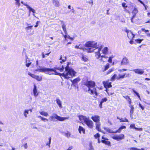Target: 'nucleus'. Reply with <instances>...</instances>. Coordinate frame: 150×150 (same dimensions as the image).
Wrapping results in <instances>:
<instances>
[{
    "label": "nucleus",
    "mask_w": 150,
    "mask_h": 150,
    "mask_svg": "<svg viewBox=\"0 0 150 150\" xmlns=\"http://www.w3.org/2000/svg\"><path fill=\"white\" fill-rule=\"evenodd\" d=\"M69 117H61L58 116L57 114L55 113H53L52 114V115L50 116V117L49 119L50 121H54V119H56L57 120L62 121L64 120H65L69 119Z\"/></svg>",
    "instance_id": "4"
},
{
    "label": "nucleus",
    "mask_w": 150,
    "mask_h": 150,
    "mask_svg": "<svg viewBox=\"0 0 150 150\" xmlns=\"http://www.w3.org/2000/svg\"><path fill=\"white\" fill-rule=\"evenodd\" d=\"M65 136L68 138L71 137L72 138H75V137L74 135L71 134L70 132H67L66 133L65 135Z\"/></svg>",
    "instance_id": "15"
},
{
    "label": "nucleus",
    "mask_w": 150,
    "mask_h": 150,
    "mask_svg": "<svg viewBox=\"0 0 150 150\" xmlns=\"http://www.w3.org/2000/svg\"><path fill=\"white\" fill-rule=\"evenodd\" d=\"M103 83L105 88L106 89L110 88L112 86L110 83H109L107 81H103Z\"/></svg>",
    "instance_id": "11"
},
{
    "label": "nucleus",
    "mask_w": 150,
    "mask_h": 150,
    "mask_svg": "<svg viewBox=\"0 0 150 150\" xmlns=\"http://www.w3.org/2000/svg\"><path fill=\"white\" fill-rule=\"evenodd\" d=\"M125 76V74H123V75H121L120 74H119V76L117 77L116 79L119 80L121 78L123 79L124 78Z\"/></svg>",
    "instance_id": "33"
},
{
    "label": "nucleus",
    "mask_w": 150,
    "mask_h": 150,
    "mask_svg": "<svg viewBox=\"0 0 150 150\" xmlns=\"http://www.w3.org/2000/svg\"><path fill=\"white\" fill-rule=\"evenodd\" d=\"M114 71V69L113 68H112L111 69H109L108 71L107 72L106 74H108L110 73L111 72L113 71Z\"/></svg>",
    "instance_id": "42"
},
{
    "label": "nucleus",
    "mask_w": 150,
    "mask_h": 150,
    "mask_svg": "<svg viewBox=\"0 0 150 150\" xmlns=\"http://www.w3.org/2000/svg\"><path fill=\"white\" fill-rule=\"evenodd\" d=\"M53 3L54 5L57 7H58L59 6V3L58 0H53Z\"/></svg>",
    "instance_id": "16"
},
{
    "label": "nucleus",
    "mask_w": 150,
    "mask_h": 150,
    "mask_svg": "<svg viewBox=\"0 0 150 150\" xmlns=\"http://www.w3.org/2000/svg\"><path fill=\"white\" fill-rule=\"evenodd\" d=\"M78 130L79 133H80L81 134V132H82L83 134H85V129L83 127L81 126H79Z\"/></svg>",
    "instance_id": "17"
},
{
    "label": "nucleus",
    "mask_w": 150,
    "mask_h": 150,
    "mask_svg": "<svg viewBox=\"0 0 150 150\" xmlns=\"http://www.w3.org/2000/svg\"><path fill=\"white\" fill-rule=\"evenodd\" d=\"M109 64H107L105 67L104 70L103 71H105L108 69L109 68Z\"/></svg>",
    "instance_id": "41"
},
{
    "label": "nucleus",
    "mask_w": 150,
    "mask_h": 150,
    "mask_svg": "<svg viewBox=\"0 0 150 150\" xmlns=\"http://www.w3.org/2000/svg\"><path fill=\"white\" fill-rule=\"evenodd\" d=\"M113 57H109L108 61L110 63H112V59Z\"/></svg>",
    "instance_id": "47"
},
{
    "label": "nucleus",
    "mask_w": 150,
    "mask_h": 150,
    "mask_svg": "<svg viewBox=\"0 0 150 150\" xmlns=\"http://www.w3.org/2000/svg\"><path fill=\"white\" fill-rule=\"evenodd\" d=\"M79 81V79L78 78H77L75 79L74 80H73L72 81V83L74 84V83H77V82Z\"/></svg>",
    "instance_id": "36"
},
{
    "label": "nucleus",
    "mask_w": 150,
    "mask_h": 150,
    "mask_svg": "<svg viewBox=\"0 0 150 150\" xmlns=\"http://www.w3.org/2000/svg\"><path fill=\"white\" fill-rule=\"evenodd\" d=\"M134 111V108L132 109H130V117L131 118L133 119V114Z\"/></svg>",
    "instance_id": "30"
},
{
    "label": "nucleus",
    "mask_w": 150,
    "mask_h": 150,
    "mask_svg": "<svg viewBox=\"0 0 150 150\" xmlns=\"http://www.w3.org/2000/svg\"><path fill=\"white\" fill-rule=\"evenodd\" d=\"M96 128L98 131H101V129L100 128V123L99 122H97L96 123Z\"/></svg>",
    "instance_id": "24"
},
{
    "label": "nucleus",
    "mask_w": 150,
    "mask_h": 150,
    "mask_svg": "<svg viewBox=\"0 0 150 150\" xmlns=\"http://www.w3.org/2000/svg\"><path fill=\"white\" fill-rule=\"evenodd\" d=\"M56 103L59 107L60 108H62V102L58 98H57L56 99Z\"/></svg>",
    "instance_id": "20"
},
{
    "label": "nucleus",
    "mask_w": 150,
    "mask_h": 150,
    "mask_svg": "<svg viewBox=\"0 0 150 150\" xmlns=\"http://www.w3.org/2000/svg\"><path fill=\"white\" fill-rule=\"evenodd\" d=\"M44 73L49 75L55 74L68 79L74 76L76 72L69 67L68 63L66 66L62 65L61 67H56L53 69L45 68Z\"/></svg>",
    "instance_id": "1"
},
{
    "label": "nucleus",
    "mask_w": 150,
    "mask_h": 150,
    "mask_svg": "<svg viewBox=\"0 0 150 150\" xmlns=\"http://www.w3.org/2000/svg\"><path fill=\"white\" fill-rule=\"evenodd\" d=\"M59 60H61V61H60V63L62 64V62H63L66 61V58L65 57H63V58H62V56H61L60 57V58L59 59Z\"/></svg>",
    "instance_id": "27"
},
{
    "label": "nucleus",
    "mask_w": 150,
    "mask_h": 150,
    "mask_svg": "<svg viewBox=\"0 0 150 150\" xmlns=\"http://www.w3.org/2000/svg\"><path fill=\"white\" fill-rule=\"evenodd\" d=\"M29 114V110H25L23 114L25 117H27V115Z\"/></svg>",
    "instance_id": "34"
},
{
    "label": "nucleus",
    "mask_w": 150,
    "mask_h": 150,
    "mask_svg": "<svg viewBox=\"0 0 150 150\" xmlns=\"http://www.w3.org/2000/svg\"><path fill=\"white\" fill-rule=\"evenodd\" d=\"M122 130V129H121V128H120V127L117 130V131H116L115 132V133H116L117 132L120 133L121 130Z\"/></svg>",
    "instance_id": "48"
},
{
    "label": "nucleus",
    "mask_w": 150,
    "mask_h": 150,
    "mask_svg": "<svg viewBox=\"0 0 150 150\" xmlns=\"http://www.w3.org/2000/svg\"><path fill=\"white\" fill-rule=\"evenodd\" d=\"M143 40V39H137L135 40V41L138 43H140Z\"/></svg>",
    "instance_id": "40"
},
{
    "label": "nucleus",
    "mask_w": 150,
    "mask_h": 150,
    "mask_svg": "<svg viewBox=\"0 0 150 150\" xmlns=\"http://www.w3.org/2000/svg\"><path fill=\"white\" fill-rule=\"evenodd\" d=\"M61 25L63 29V30L64 31V33L66 35L67 34V31L66 28V25L65 24L64 22L63 21H61Z\"/></svg>",
    "instance_id": "10"
},
{
    "label": "nucleus",
    "mask_w": 150,
    "mask_h": 150,
    "mask_svg": "<svg viewBox=\"0 0 150 150\" xmlns=\"http://www.w3.org/2000/svg\"><path fill=\"white\" fill-rule=\"evenodd\" d=\"M108 140H102L101 141L102 142L105 144L110 146V142L108 141Z\"/></svg>",
    "instance_id": "18"
},
{
    "label": "nucleus",
    "mask_w": 150,
    "mask_h": 150,
    "mask_svg": "<svg viewBox=\"0 0 150 150\" xmlns=\"http://www.w3.org/2000/svg\"><path fill=\"white\" fill-rule=\"evenodd\" d=\"M21 3L23 4V5H25V6H26V7H27V5H28L25 4V3H24L23 1H21Z\"/></svg>",
    "instance_id": "63"
},
{
    "label": "nucleus",
    "mask_w": 150,
    "mask_h": 150,
    "mask_svg": "<svg viewBox=\"0 0 150 150\" xmlns=\"http://www.w3.org/2000/svg\"><path fill=\"white\" fill-rule=\"evenodd\" d=\"M125 136L123 134H121L119 135H114L112 137L113 139L117 141L122 140L124 138Z\"/></svg>",
    "instance_id": "5"
},
{
    "label": "nucleus",
    "mask_w": 150,
    "mask_h": 150,
    "mask_svg": "<svg viewBox=\"0 0 150 150\" xmlns=\"http://www.w3.org/2000/svg\"><path fill=\"white\" fill-rule=\"evenodd\" d=\"M79 118L80 120L81 121H82V120H83L84 122L86 121L88 119L86 116H83V115L80 116L79 117Z\"/></svg>",
    "instance_id": "19"
},
{
    "label": "nucleus",
    "mask_w": 150,
    "mask_h": 150,
    "mask_svg": "<svg viewBox=\"0 0 150 150\" xmlns=\"http://www.w3.org/2000/svg\"><path fill=\"white\" fill-rule=\"evenodd\" d=\"M39 112L41 115L45 117H47L48 115V114L47 112L44 111L40 112Z\"/></svg>",
    "instance_id": "28"
},
{
    "label": "nucleus",
    "mask_w": 150,
    "mask_h": 150,
    "mask_svg": "<svg viewBox=\"0 0 150 150\" xmlns=\"http://www.w3.org/2000/svg\"><path fill=\"white\" fill-rule=\"evenodd\" d=\"M41 120H42L44 122H45V121H48V120L47 119L44 118V117H41Z\"/></svg>",
    "instance_id": "50"
},
{
    "label": "nucleus",
    "mask_w": 150,
    "mask_h": 150,
    "mask_svg": "<svg viewBox=\"0 0 150 150\" xmlns=\"http://www.w3.org/2000/svg\"><path fill=\"white\" fill-rule=\"evenodd\" d=\"M131 129H135V124H131L129 127Z\"/></svg>",
    "instance_id": "43"
},
{
    "label": "nucleus",
    "mask_w": 150,
    "mask_h": 150,
    "mask_svg": "<svg viewBox=\"0 0 150 150\" xmlns=\"http://www.w3.org/2000/svg\"><path fill=\"white\" fill-rule=\"evenodd\" d=\"M31 62L27 63L26 64V66L27 67H29L30 66V65L31 64Z\"/></svg>",
    "instance_id": "57"
},
{
    "label": "nucleus",
    "mask_w": 150,
    "mask_h": 150,
    "mask_svg": "<svg viewBox=\"0 0 150 150\" xmlns=\"http://www.w3.org/2000/svg\"><path fill=\"white\" fill-rule=\"evenodd\" d=\"M132 91H133V92L134 93H135L136 95L139 98V99L140 100H141V98H140V97L139 96V94L138 93L137 91H136L134 90V89H132Z\"/></svg>",
    "instance_id": "32"
},
{
    "label": "nucleus",
    "mask_w": 150,
    "mask_h": 150,
    "mask_svg": "<svg viewBox=\"0 0 150 150\" xmlns=\"http://www.w3.org/2000/svg\"><path fill=\"white\" fill-rule=\"evenodd\" d=\"M117 75L116 74H114L113 76L111 77V81H115V79H116L117 77Z\"/></svg>",
    "instance_id": "35"
},
{
    "label": "nucleus",
    "mask_w": 150,
    "mask_h": 150,
    "mask_svg": "<svg viewBox=\"0 0 150 150\" xmlns=\"http://www.w3.org/2000/svg\"><path fill=\"white\" fill-rule=\"evenodd\" d=\"M27 25L28 26L27 27L25 28V29L26 30V32L27 33H28L29 32V30H31L32 28V27H33V25H31V26H28L29 25V24H27Z\"/></svg>",
    "instance_id": "22"
},
{
    "label": "nucleus",
    "mask_w": 150,
    "mask_h": 150,
    "mask_svg": "<svg viewBox=\"0 0 150 150\" xmlns=\"http://www.w3.org/2000/svg\"><path fill=\"white\" fill-rule=\"evenodd\" d=\"M120 128H121V129H122V130L123 129H125L126 128V127L125 126H121Z\"/></svg>",
    "instance_id": "62"
},
{
    "label": "nucleus",
    "mask_w": 150,
    "mask_h": 150,
    "mask_svg": "<svg viewBox=\"0 0 150 150\" xmlns=\"http://www.w3.org/2000/svg\"><path fill=\"white\" fill-rule=\"evenodd\" d=\"M103 57H100V58H99V60L101 62H105L104 59L103 58Z\"/></svg>",
    "instance_id": "51"
},
{
    "label": "nucleus",
    "mask_w": 150,
    "mask_h": 150,
    "mask_svg": "<svg viewBox=\"0 0 150 150\" xmlns=\"http://www.w3.org/2000/svg\"><path fill=\"white\" fill-rule=\"evenodd\" d=\"M91 118L94 122L97 123L99 122L100 117L98 115H95L91 117Z\"/></svg>",
    "instance_id": "12"
},
{
    "label": "nucleus",
    "mask_w": 150,
    "mask_h": 150,
    "mask_svg": "<svg viewBox=\"0 0 150 150\" xmlns=\"http://www.w3.org/2000/svg\"><path fill=\"white\" fill-rule=\"evenodd\" d=\"M85 122L89 128H92L93 127V122L91 120L87 119Z\"/></svg>",
    "instance_id": "6"
},
{
    "label": "nucleus",
    "mask_w": 150,
    "mask_h": 150,
    "mask_svg": "<svg viewBox=\"0 0 150 150\" xmlns=\"http://www.w3.org/2000/svg\"><path fill=\"white\" fill-rule=\"evenodd\" d=\"M129 150H138V149L136 148L132 147L129 149Z\"/></svg>",
    "instance_id": "52"
},
{
    "label": "nucleus",
    "mask_w": 150,
    "mask_h": 150,
    "mask_svg": "<svg viewBox=\"0 0 150 150\" xmlns=\"http://www.w3.org/2000/svg\"><path fill=\"white\" fill-rule=\"evenodd\" d=\"M91 48H89V50H87V52L88 53H91L93 52V50H91Z\"/></svg>",
    "instance_id": "54"
},
{
    "label": "nucleus",
    "mask_w": 150,
    "mask_h": 150,
    "mask_svg": "<svg viewBox=\"0 0 150 150\" xmlns=\"http://www.w3.org/2000/svg\"><path fill=\"white\" fill-rule=\"evenodd\" d=\"M126 5V4L125 3H123L122 4V6L124 7H127V6H125Z\"/></svg>",
    "instance_id": "58"
},
{
    "label": "nucleus",
    "mask_w": 150,
    "mask_h": 150,
    "mask_svg": "<svg viewBox=\"0 0 150 150\" xmlns=\"http://www.w3.org/2000/svg\"><path fill=\"white\" fill-rule=\"evenodd\" d=\"M102 104L103 103L100 102V103L99 105V106L101 108H102Z\"/></svg>",
    "instance_id": "61"
},
{
    "label": "nucleus",
    "mask_w": 150,
    "mask_h": 150,
    "mask_svg": "<svg viewBox=\"0 0 150 150\" xmlns=\"http://www.w3.org/2000/svg\"><path fill=\"white\" fill-rule=\"evenodd\" d=\"M129 63V61L128 59L126 57H124L121 62V65H127Z\"/></svg>",
    "instance_id": "7"
},
{
    "label": "nucleus",
    "mask_w": 150,
    "mask_h": 150,
    "mask_svg": "<svg viewBox=\"0 0 150 150\" xmlns=\"http://www.w3.org/2000/svg\"><path fill=\"white\" fill-rule=\"evenodd\" d=\"M67 38L68 39H70L71 40H74V38H72L69 35H67Z\"/></svg>",
    "instance_id": "56"
},
{
    "label": "nucleus",
    "mask_w": 150,
    "mask_h": 150,
    "mask_svg": "<svg viewBox=\"0 0 150 150\" xmlns=\"http://www.w3.org/2000/svg\"><path fill=\"white\" fill-rule=\"evenodd\" d=\"M25 149H27L28 148V146L27 143H26L23 146Z\"/></svg>",
    "instance_id": "59"
},
{
    "label": "nucleus",
    "mask_w": 150,
    "mask_h": 150,
    "mask_svg": "<svg viewBox=\"0 0 150 150\" xmlns=\"http://www.w3.org/2000/svg\"><path fill=\"white\" fill-rule=\"evenodd\" d=\"M105 129L106 131L107 132H108L110 133H115V132L113 131L112 130L108 128H105Z\"/></svg>",
    "instance_id": "25"
},
{
    "label": "nucleus",
    "mask_w": 150,
    "mask_h": 150,
    "mask_svg": "<svg viewBox=\"0 0 150 150\" xmlns=\"http://www.w3.org/2000/svg\"><path fill=\"white\" fill-rule=\"evenodd\" d=\"M85 85L88 88V91H90L91 94L95 93L96 96L98 95L96 91V89L94 87L95 83L94 81H89L86 82Z\"/></svg>",
    "instance_id": "3"
},
{
    "label": "nucleus",
    "mask_w": 150,
    "mask_h": 150,
    "mask_svg": "<svg viewBox=\"0 0 150 150\" xmlns=\"http://www.w3.org/2000/svg\"><path fill=\"white\" fill-rule=\"evenodd\" d=\"M85 46L87 47H92L96 48L98 49V51L96 52L95 57L96 58H98L100 55V52L102 48V45L99 43L94 41H88L85 44Z\"/></svg>",
    "instance_id": "2"
},
{
    "label": "nucleus",
    "mask_w": 150,
    "mask_h": 150,
    "mask_svg": "<svg viewBox=\"0 0 150 150\" xmlns=\"http://www.w3.org/2000/svg\"><path fill=\"white\" fill-rule=\"evenodd\" d=\"M139 106L140 107L142 110H144V107L141 105V104L139 103Z\"/></svg>",
    "instance_id": "55"
},
{
    "label": "nucleus",
    "mask_w": 150,
    "mask_h": 150,
    "mask_svg": "<svg viewBox=\"0 0 150 150\" xmlns=\"http://www.w3.org/2000/svg\"><path fill=\"white\" fill-rule=\"evenodd\" d=\"M133 71L135 73L140 75L143 74L144 72V71L143 70L139 69H134Z\"/></svg>",
    "instance_id": "9"
},
{
    "label": "nucleus",
    "mask_w": 150,
    "mask_h": 150,
    "mask_svg": "<svg viewBox=\"0 0 150 150\" xmlns=\"http://www.w3.org/2000/svg\"><path fill=\"white\" fill-rule=\"evenodd\" d=\"M94 137L95 138L97 139L100 137V135L99 133H97L96 134L94 135Z\"/></svg>",
    "instance_id": "44"
},
{
    "label": "nucleus",
    "mask_w": 150,
    "mask_h": 150,
    "mask_svg": "<svg viewBox=\"0 0 150 150\" xmlns=\"http://www.w3.org/2000/svg\"><path fill=\"white\" fill-rule=\"evenodd\" d=\"M135 129L136 130L140 131H142L143 130V129L142 128H137L136 127L135 128Z\"/></svg>",
    "instance_id": "49"
},
{
    "label": "nucleus",
    "mask_w": 150,
    "mask_h": 150,
    "mask_svg": "<svg viewBox=\"0 0 150 150\" xmlns=\"http://www.w3.org/2000/svg\"><path fill=\"white\" fill-rule=\"evenodd\" d=\"M117 119L120 120V122H128V120L126 118H125L124 119H120V118H119V117H117Z\"/></svg>",
    "instance_id": "21"
},
{
    "label": "nucleus",
    "mask_w": 150,
    "mask_h": 150,
    "mask_svg": "<svg viewBox=\"0 0 150 150\" xmlns=\"http://www.w3.org/2000/svg\"><path fill=\"white\" fill-rule=\"evenodd\" d=\"M108 100V99L107 98H103L102 99L100 102L102 103H103L104 102H106Z\"/></svg>",
    "instance_id": "38"
},
{
    "label": "nucleus",
    "mask_w": 150,
    "mask_h": 150,
    "mask_svg": "<svg viewBox=\"0 0 150 150\" xmlns=\"http://www.w3.org/2000/svg\"><path fill=\"white\" fill-rule=\"evenodd\" d=\"M126 32L127 33V36L129 39H133L135 35L131 31H129L128 30H127Z\"/></svg>",
    "instance_id": "8"
},
{
    "label": "nucleus",
    "mask_w": 150,
    "mask_h": 150,
    "mask_svg": "<svg viewBox=\"0 0 150 150\" xmlns=\"http://www.w3.org/2000/svg\"><path fill=\"white\" fill-rule=\"evenodd\" d=\"M35 79L38 81H40L42 80V77L41 76L36 75L35 77Z\"/></svg>",
    "instance_id": "31"
},
{
    "label": "nucleus",
    "mask_w": 150,
    "mask_h": 150,
    "mask_svg": "<svg viewBox=\"0 0 150 150\" xmlns=\"http://www.w3.org/2000/svg\"><path fill=\"white\" fill-rule=\"evenodd\" d=\"M28 75H29V76H31V77H33L34 79H35V76H36L35 75L33 74H32L30 73H28Z\"/></svg>",
    "instance_id": "45"
},
{
    "label": "nucleus",
    "mask_w": 150,
    "mask_h": 150,
    "mask_svg": "<svg viewBox=\"0 0 150 150\" xmlns=\"http://www.w3.org/2000/svg\"><path fill=\"white\" fill-rule=\"evenodd\" d=\"M137 12L138 10L136 8H135L132 11V14H133V16H135L136 15Z\"/></svg>",
    "instance_id": "29"
},
{
    "label": "nucleus",
    "mask_w": 150,
    "mask_h": 150,
    "mask_svg": "<svg viewBox=\"0 0 150 150\" xmlns=\"http://www.w3.org/2000/svg\"><path fill=\"white\" fill-rule=\"evenodd\" d=\"M82 60L84 62H87L88 59L86 57L83 56V55H82Z\"/></svg>",
    "instance_id": "39"
},
{
    "label": "nucleus",
    "mask_w": 150,
    "mask_h": 150,
    "mask_svg": "<svg viewBox=\"0 0 150 150\" xmlns=\"http://www.w3.org/2000/svg\"><path fill=\"white\" fill-rule=\"evenodd\" d=\"M80 45H79V46H77V45H76L75 46V48H76V49H83V48H82V47H80Z\"/></svg>",
    "instance_id": "46"
},
{
    "label": "nucleus",
    "mask_w": 150,
    "mask_h": 150,
    "mask_svg": "<svg viewBox=\"0 0 150 150\" xmlns=\"http://www.w3.org/2000/svg\"><path fill=\"white\" fill-rule=\"evenodd\" d=\"M48 139H49V142H47L46 143V145L48 146L50 148V144H51V137H50V138H49Z\"/></svg>",
    "instance_id": "37"
},
{
    "label": "nucleus",
    "mask_w": 150,
    "mask_h": 150,
    "mask_svg": "<svg viewBox=\"0 0 150 150\" xmlns=\"http://www.w3.org/2000/svg\"><path fill=\"white\" fill-rule=\"evenodd\" d=\"M40 68H37L35 71H39L41 72L44 73L45 67H40L39 66Z\"/></svg>",
    "instance_id": "14"
},
{
    "label": "nucleus",
    "mask_w": 150,
    "mask_h": 150,
    "mask_svg": "<svg viewBox=\"0 0 150 150\" xmlns=\"http://www.w3.org/2000/svg\"><path fill=\"white\" fill-rule=\"evenodd\" d=\"M129 107H130V109L134 108V106L133 105H131V104L129 105Z\"/></svg>",
    "instance_id": "64"
},
{
    "label": "nucleus",
    "mask_w": 150,
    "mask_h": 150,
    "mask_svg": "<svg viewBox=\"0 0 150 150\" xmlns=\"http://www.w3.org/2000/svg\"><path fill=\"white\" fill-rule=\"evenodd\" d=\"M26 7L29 10L30 12L31 11L33 12V13L35 12V10L33 9L29 5H27Z\"/></svg>",
    "instance_id": "23"
},
{
    "label": "nucleus",
    "mask_w": 150,
    "mask_h": 150,
    "mask_svg": "<svg viewBox=\"0 0 150 150\" xmlns=\"http://www.w3.org/2000/svg\"><path fill=\"white\" fill-rule=\"evenodd\" d=\"M108 51V48L107 47H105L102 50V52L103 54H106Z\"/></svg>",
    "instance_id": "26"
},
{
    "label": "nucleus",
    "mask_w": 150,
    "mask_h": 150,
    "mask_svg": "<svg viewBox=\"0 0 150 150\" xmlns=\"http://www.w3.org/2000/svg\"><path fill=\"white\" fill-rule=\"evenodd\" d=\"M141 4H142L144 6H145V4H144L143 2L141 0H137Z\"/></svg>",
    "instance_id": "60"
},
{
    "label": "nucleus",
    "mask_w": 150,
    "mask_h": 150,
    "mask_svg": "<svg viewBox=\"0 0 150 150\" xmlns=\"http://www.w3.org/2000/svg\"><path fill=\"white\" fill-rule=\"evenodd\" d=\"M33 93L34 96L35 97H37L38 95V93L37 92V86L35 84L34 85Z\"/></svg>",
    "instance_id": "13"
},
{
    "label": "nucleus",
    "mask_w": 150,
    "mask_h": 150,
    "mask_svg": "<svg viewBox=\"0 0 150 150\" xmlns=\"http://www.w3.org/2000/svg\"><path fill=\"white\" fill-rule=\"evenodd\" d=\"M100 57H103V58H104L105 59V58H107L108 57H106V56H105V55H100L99 56V57L98 58H100ZM97 59H98V58H97Z\"/></svg>",
    "instance_id": "53"
}]
</instances>
